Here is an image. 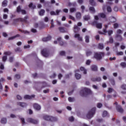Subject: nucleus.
<instances>
[{
  "mask_svg": "<svg viewBox=\"0 0 126 126\" xmlns=\"http://www.w3.org/2000/svg\"><path fill=\"white\" fill-rule=\"evenodd\" d=\"M91 93H92L91 90L86 88H83L80 92V95L82 97H86L87 95H89V94H91Z\"/></svg>",
  "mask_w": 126,
  "mask_h": 126,
  "instance_id": "nucleus-1",
  "label": "nucleus"
},
{
  "mask_svg": "<svg viewBox=\"0 0 126 126\" xmlns=\"http://www.w3.org/2000/svg\"><path fill=\"white\" fill-rule=\"evenodd\" d=\"M29 18L28 16H26L24 18H18L17 19H13L14 23H16L17 22H22V23H27V20Z\"/></svg>",
  "mask_w": 126,
  "mask_h": 126,
  "instance_id": "nucleus-2",
  "label": "nucleus"
},
{
  "mask_svg": "<svg viewBox=\"0 0 126 126\" xmlns=\"http://www.w3.org/2000/svg\"><path fill=\"white\" fill-rule=\"evenodd\" d=\"M43 120H45V121H48L49 122H57V121H58V118L57 117H54L49 115H44L43 116Z\"/></svg>",
  "mask_w": 126,
  "mask_h": 126,
  "instance_id": "nucleus-3",
  "label": "nucleus"
},
{
  "mask_svg": "<svg viewBox=\"0 0 126 126\" xmlns=\"http://www.w3.org/2000/svg\"><path fill=\"white\" fill-rule=\"evenodd\" d=\"M96 112V107L93 108L87 114L86 117L87 119L90 120L92 118H93L94 115H95V113Z\"/></svg>",
  "mask_w": 126,
  "mask_h": 126,
  "instance_id": "nucleus-4",
  "label": "nucleus"
},
{
  "mask_svg": "<svg viewBox=\"0 0 126 126\" xmlns=\"http://www.w3.org/2000/svg\"><path fill=\"white\" fill-rule=\"evenodd\" d=\"M105 53L104 52H95L94 55V59H96L97 61H101V59L103 57H104Z\"/></svg>",
  "mask_w": 126,
  "mask_h": 126,
  "instance_id": "nucleus-5",
  "label": "nucleus"
},
{
  "mask_svg": "<svg viewBox=\"0 0 126 126\" xmlns=\"http://www.w3.org/2000/svg\"><path fill=\"white\" fill-rule=\"evenodd\" d=\"M16 11L17 13H20V12H21L23 15H25V14H27L26 10L21 9V6L20 5L18 6V7L16 8Z\"/></svg>",
  "mask_w": 126,
  "mask_h": 126,
  "instance_id": "nucleus-6",
  "label": "nucleus"
},
{
  "mask_svg": "<svg viewBox=\"0 0 126 126\" xmlns=\"http://www.w3.org/2000/svg\"><path fill=\"white\" fill-rule=\"evenodd\" d=\"M28 123H30L31 124H33L34 125H37L38 124V120L33 119L31 118H29L26 119Z\"/></svg>",
  "mask_w": 126,
  "mask_h": 126,
  "instance_id": "nucleus-7",
  "label": "nucleus"
},
{
  "mask_svg": "<svg viewBox=\"0 0 126 126\" xmlns=\"http://www.w3.org/2000/svg\"><path fill=\"white\" fill-rule=\"evenodd\" d=\"M41 55L43 56V57H45V58H47V57H49V51L47 48H44L41 50Z\"/></svg>",
  "mask_w": 126,
  "mask_h": 126,
  "instance_id": "nucleus-8",
  "label": "nucleus"
},
{
  "mask_svg": "<svg viewBox=\"0 0 126 126\" xmlns=\"http://www.w3.org/2000/svg\"><path fill=\"white\" fill-rule=\"evenodd\" d=\"M116 109L117 112L119 113H124V109H123V107H122V106L121 105H117L116 106Z\"/></svg>",
  "mask_w": 126,
  "mask_h": 126,
  "instance_id": "nucleus-9",
  "label": "nucleus"
},
{
  "mask_svg": "<svg viewBox=\"0 0 126 126\" xmlns=\"http://www.w3.org/2000/svg\"><path fill=\"white\" fill-rule=\"evenodd\" d=\"M93 25H96V28H98V29H101L102 28V23H98L97 21H94L93 22Z\"/></svg>",
  "mask_w": 126,
  "mask_h": 126,
  "instance_id": "nucleus-10",
  "label": "nucleus"
},
{
  "mask_svg": "<svg viewBox=\"0 0 126 126\" xmlns=\"http://www.w3.org/2000/svg\"><path fill=\"white\" fill-rule=\"evenodd\" d=\"M58 29L61 33H67V30L64 27H60Z\"/></svg>",
  "mask_w": 126,
  "mask_h": 126,
  "instance_id": "nucleus-11",
  "label": "nucleus"
},
{
  "mask_svg": "<svg viewBox=\"0 0 126 126\" xmlns=\"http://www.w3.org/2000/svg\"><path fill=\"white\" fill-rule=\"evenodd\" d=\"M33 107L36 111H40L41 110V106L38 104V103H34Z\"/></svg>",
  "mask_w": 126,
  "mask_h": 126,
  "instance_id": "nucleus-12",
  "label": "nucleus"
},
{
  "mask_svg": "<svg viewBox=\"0 0 126 126\" xmlns=\"http://www.w3.org/2000/svg\"><path fill=\"white\" fill-rule=\"evenodd\" d=\"M18 106H20V107H22V108H26L27 107V104L24 102H18L17 103Z\"/></svg>",
  "mask_w": 126,
  "mask_h": 126,
  "instance_id": "nucleus-13",
  "label": "nucleus"
},
{
  "mask_svg": "<svg viewBox=\"0 0 126 126\" xmlns=\"http://www.w3.org/2000/svg\"><path fill=\"white\" fill-rule=\"evenodd\" d=\"M24 99H28L29 100H31L32 98H35V95H29L28 94H27L24 96Z\"/></svg>",
  "mask_w": 126,
  "mask_h": 126,
  "instance_id": "nucleus-14",
  "label": "nucleus"
},
{
  "mask_svg": "<svg viewBox=\"0 0 126 126\" xmlns=\"http://www.w3.org/2000/svg\"><path fill=\"white\" fill-rule=\"evenodd\" d=\"M52 39V36L48 35L46 37H43L42 38V41L43 42H48V41H50Z\"/></svg>",
  "mask_w": 126,
  "mask_h": 126,
  "instance_id": "nucleus-15",
  "label": "nucleus"
},
{
  "mask_svg": "<svg viewBox=\"0 0 126 126\" xmlns=\"http://www.w3.org/2000/svg\"><path fill=\"white\" fill-rule=\"evenodd\" d=\"M115 37L117 38V41H119V42H122L123 40V37L120 34H116Z\"/></svg>",
  "mask_w": 126,
  "mask_h": 126,
  "instance_id": "nucleus-16",
  "label": "nucleus"
},
{
  "mask_svg": "<svg viewBox=\"0 0 126 126\" xmlns=\"http://www.w3.org/2000/svg\"><path fill=\"white\" fill-rule=\"evenodd\" d=\"M91 80L93 82H95V81H101V78L100 77L96 78H92Z\"/></svg>",
  "mask_w": 126,
  "mask_h": 126,
  "instance_id": "nucleus-17",
  "label": "nucleus"
},
{
  "mask_svg": "<svg viewBox=\"0 0 126 126\" xmlns=\"http://www.w3.org/2000/svg\"><path fill=\"white\" fill-rule=\"evenodd\" d=\"M98 16H100L101 18L105 19L107 18V15H106L104 13H98Z\"/></svg>",
  "mask_w": 126,
  "mask_h": 126,
  "instance_id": "nucleus-18",
  "label": "nucleus"
},
{
  "mask_svg": "<svg viewBox=\"0 0 126 126\" xmlns=\"http://www.w3.org/2000/svg\"><path fill=\"white\" fill-rule=\"evenodd\" d=\"M74 37L75 38H77L78 41H82V37H81L80 34H79V33L75 34L74 35Z\"/></svg>",
  "mask_w": 126,
  "mask_h": 126,
  "instance_id": "nucleus-19",
  "label": "nucleus"
},
{
  "mask_svg": "<svg viewBox=\"0 0 126 126\" xmlns=\"http://www.w3.org/2000/svg\"><path fill=\"white\" fill-rule=\"evenodd\" d=\"M29 7L32 9H35L36 8V5H33V3L31 2L29 5Z\"/></svg>",
  "mask_w": 126,
  "mask_h": 126,
  "instance_id": "nucleus-20",
  "label": "nucleus"
},
{
  "mask_svg": "<svg viewBox=\"0 0 126 126\" xmlns=\"http://www.w3.org/2000/svg\"><path fill=\"white\" fill-rule=\"evenodd\" d=\"M20 37V35L19 34H16V35H15V36H11V37H9L8 39V40L9 41H10V40H13L14 39H15V38H17V37Z\"/></svg>",
  "mask_w": 126,
  "mask_h": 126,
  "instance_id": "nucleus-21",
  "label": "nucleus"
},
{
  "mask_svg": "<svg viewBox=\"0 0 126 126\" xmlns=\"http://www.w3.org/2000/svg\"><path fill=\"white\" fill-rule=\"evenodd\" d=\"M57 40H58L60 46H63L64 43H63V40H62V37L58 38Z\"/></svg>",
  "mask_w": 126,
  "mask_h": 126,
  "instance_id": "nucleus-22",
  "label": "nucleus"
},
{
  "mask_svg": "<svg viewBox=\"0 0 126 126\" xmlns=\"http://www.w3.org/2000/svg\"><path fill=\"white\" fill-rule=\"evenodd\" d=\"M68 6L69 7L70 6L75 7L76 6V2H73L72 3L69 2H68Z\"/></svg>",
  "mask_w": 126,
  "mask_h": 126,
  "instance_id": "nucleus-23",
  "label": "nucleus"
},
{
  "mask_svg": "<svg viewBox=\"0 0 126 126\" xmlns=\"http://www.w3.org/2000/svg\"><path fill=\"white\" fill-rule=\"evenodd\" d=\"M91 68L93 71H97V70H98V67L95 65H92Z\"/></svg>",
  "mask_w": 126,
  "mask_h": 126,
  "instance_id": "nucleus-24",
  "label": "nucleus"
},
{
  "mask_svg": "<svg viewBox=\"0 0 126 126\" xmlns=\"http://www.w3.org/2000/svg\"><path fill=\"white\" fill-rule=\"evenodd\" d=\"M80 70H81V71H84L83 72L84 74H87V71L86 70L85 68H84V67H81L80 68Z\"/></svg>",
  "mask_w": 126,
  "mask_h": 126,
  "instance_id": "nucleus-25",
  "label": "nucleus"
},
{
  "mask_svg": "<svg viewBox=\"0 0 126 126\" xmlns=\"http://www.w3.org/2000/svg\"><path fill=\"white\" fill-rule=\"evenodd\" d=\"M2 6H3V7L7 6V0H4L2 2Z\"/></svg>",
  "mask_w": 126,
  "mask_h": 126,
  "instance_id": "nucleus-26",
  "label": "nucleus"
},
{
  "mask_svg": "<svg viewBox=\"0 0 126 126\" xmlns=\"http://www.w3.org/2000/svg\"><path fill=\"white\" fill-rule=\"evenodd\" d=\"M74 30H76L74 31L75 33H77V32H78L80 30V28H78V26L76 25L74 26Z\"/></svg>",
  "mask_w": 126,
  "mask_h": 126,
  "instance_id": "nucleus-27",
  "label": "nucleus"
},
{
  "mask_svg": "<svg viewBox=\"0 0 126 126\" xmlns=\"http://www.w3.org/2000/svg\"><path fill=\"white\" fill-rule=\"evenodd\" d=\"M90 4L92 5L93 6H95L96 5V3L94 1V0H89Z\"/></svg>",
  "mask_w": 126,
  "mask_h": 126,
  "instance_id": "nucleus-28",
  "label": "nucleus"
},
{
  "mask_svg": "<svg viewBox=\"0 0 126 126\" xmlns=\"http://www.w3.org/2000/svg\"><path fill=\"white\" fill-rule=\"evenodd\" d=\"M43 88H45V86H42L41 87H37L35 88V89H36V91H37L38 92H40V91H41L42 90V89H43Z\"/></svg>",
  "mask_w": 126,
  "mask_h": 126,
  "instance_id": "nucleus-29",
  "label": "nucleus"
},
{
  "mask_svg": "<svg viewBox=\"0 0 126 126\" xmlns=\"http://www.w3.org/2000/svg\"><path fill=\"white\" fill-rule=\"evenodd\" d=\"M98 49L99 50H103V49H104V45L102 43H99L98 45Z\"/></svg>",
  "mask_w": 126,
  "mask_h": 126,
  "instance_id": "nucleus-30",
  "label": "nucleus"
},
{
  "mask_svg": "<svg viewBox=\"0 0 126 126\" xmlns=\"http://www.w3.org/2000/svg\"><path fill=\"white\" fill-rule=\"evenodd\" d=\"M109 81L110 82V83L112 84V85H115V79H114V78H111L109 79Z\"/></svg>",
  "mask_w": 126,
  "mask_h": 126,
  "instance_id": "nucleus-31",
  "label": "nucleus"
},
{
  "mask_svg": "<svg viewBox=\"0 0 126 126\" xmlns=\"http://www.w3.org/2000/svg\"><path fill=\"white\" fill-rule=\"evenodd\" d=\"M75 77H76V78L78 80V79H80L81 78V75L77 73H76L75 74Z\"/></svg>",
  "mask_w": 126,
  "mask_h": 126,
  "instance_id": "nucleus-32",
  "label": "nucleus"
},
{
  "mask_svg": "<svg viewBox=\"0 0 126 126\" xmlns=\"http://www.w3.org/2000/svg\"><path fill=\"white\" fill-rule=\"evenodd\" d=\"M89 10L91 11L92 13H95V8H94V7H90Z\"/></svg>",
  "mask_w": 126,
  "mask_h": 126,
  "instance_id": "nucleus-33",
  "label": "nucleus"
},
{
  "mask_svg": "<svg viewBox=\"0 0 126 126\" xmlns=\"http://www.w3.org/2000/svg\"><path fill=\"white\" fill-rule=\"evenodd\" d=\"M89 19H90V16L85 15L84 16V20H85V21H88Z\"/></svg>",
  "mask_w": 126,
  "mask_h": 126,
  "instance_id": "nucleus-34",
  "label": "nucleus"
},
{
  "mask_svg": "<svg viewBox=\"0 0 126 126\" xmlns=\"http://www.w3.org/2000/svg\"><path fill=\"white\" fill-rule=\"evenodd\" d=\"M44 14H45V10L44 9H41L39 12V15H40V16H43V15H44Z\"/></svg>",
  "mask_w": 126,
  "mask_h": 126,
  "instance_id": "nucleus-35",
  "label": "nucleus"
},
{
  "mask_svg": "<svg viewBox=\"0 0 126 126\" xmlns=\"http://www.w3.org/2000/svg\"><path fill=\"white\" fill-rule=\"evenodd\" d=\"M93 53L92 51L89 50L86 52V56L87 57H89L92 55Z\"/></svg>",
  "mask_w": 126,
  "mask_h": 126,
  "instance_id": "nucleus-36",
  "label": "nucleus"
},
{
  "mask_svg": "<svg viewBox=\"0 0 126 126\" xmlns=\"http://www.w3.org/2000/svg\"><path fill=\"white\" fill-rule=\"evenodd\" d=\"M76 17L77 19H80L81 18V14L80 13H77Z\"/></svg>",
  "mask_w": 126,
  "mask_h": 126,
  "instance_id": "nucleus-37",
  "label": "nucleus"
},
{
  "mask_svg": "<svg viewBox=\"0 0 126 126\" xmlns=\"http://www.w3.org/2000/svg\"><path fill=\"white\" fill-rule=\"evenodd\" d=\"M107 116H108V112L106 111H104L102 113L103 118H105V117H107Z\"/></svg>",
  "mask_w": 126,
  "mask_h": 126,
  "instance_id": "nucleus-38",
  "label": "nucleus"
},
{
  "mask_svg": "<svg viewBox=\"0 0 126 126\" xmlns=\"http://www.w3.org/2000/svg\"><path fill=\"white\" fill-rule=\"evenodd\" d=\"M1 124H6V118H2L1 120Z\"/></svg>",
  "mask_w": 126,
  "mask_h": 126,
  "instance_id": "nucleus-39",
  "label": "nucleus"
},
{
  "mask_svg": "<svg viewBox=\"0 0 126 126\" xmlns=\"http://www.w3.org/2000/svg\"><path fill=\"white\" fill-rule=\"evenodd\" d=\"M120 65L123 68H125L126 67V62H122L121 63Z\"/></svg>",
  "mask_w": 126,
  "mask_h": 126,
  "instance_id": "nucleus-40",
  "label": "nucleus"
},
{
  "mask_svg": "<svg viewBox=\"0 0 126 126\" xmlns=\"http://www.w3.org/2000/svg\"><path fill=\"white\" fill-rule=\"evenodd\" d=\"M85 39L86 43H89V35H86Z\"/></svg>",
  "mask_w": 126,
  "mask_h": 126,
  "instance_id": "nucleus-41",
  "label": "nucleus"
},
{
  "mask_svg": "<svg viewBox=\"0 0 126 126\" xmlns=\"http://www.w3.org/2000/svg\"><path fill=\"white\" fill-rule=\"evenodd\" d=\"M113 91H115V90L112 88H109L107 91L108 93H112Z\"/></svg>",
  "mask_w": 126,
  "mask_h": 126,
  "instance_id": "nucleus-42",
  "label": "nucleus"
},
{
  "mask_svg": "<svg viewBox=\"0 0 126 126\" xmlns=\"http://www.w3.org/2000/svg\"><path fill=\"white\" fill-rule=\"evenodd\" d=\"M20 120L21 121L22 125L23 126L25 125V119L24 118H20Z\"/></svg>",
  "mask_w": 126,
  "mask_h": 126,
  "instance_id": "nucleus-43",
  "label": "nucleus"
},
{
  "mask_svg": "<svg viewBox=\"0 0 126 126\" xmlns=\"http://www.w3.org/2000/svg\"><path fill=\"white\" fill-rule=\"evenodd\" d=\"M74 97H69L68 98L69 102H74Z\"/></svg>",
  "mask_w": 126,
  "mask_h": 126,
  "instance_id": "nucleus-44",
  "label": "nucleus"
},
{
  "mask_svg": "<svg viewBox=\"0 0 126 126\" xmlns=\"http://www.w3.org/2000/svg\"><path fill=\"white\" fill-rule=\"evenodd\" d=\"M109 42L110 44H113V43H114V39H113V37H112V36H111V37L109 38Z\"/></svg>",
  "mask_w": 126,
  "mask_h": 126,
  "instance_id": "nucleus-45",
  "label": "nucleus"
},
{
  "mask_svg": "<svg viewBox=\"0 0 126 126\" xmlns=\"http://www.w3.org/2000/svg\"><path fill=\"white\" fill-rule=\"evenodd\" d=\"M14 51L16 52H21V49L20 47H17L16 48L14 49Z\"/></svg>",
  "mask_w": 126,
  "mask_h": 126,
  "instance_id": "nucleus-46",
  "label": "nucleus"
},
{
  "mask_svg": "<svg viewBox=\"0 0 126 126\" xmlns=\"http://www.w3.org/2000/svg\"><path fill=\"white\" fill-rule=\"evenodd\" d=\"M74 11H76V8H70V12L72 13V12H74Z\"/></svg>",
  "mask_w": 126,
  "mask_h": 126,
  "instance_id": "nucleus-47",
  "label": "nucleus"
},
{
  "mask_svg": "<svg viewBox=\"0 0 126 126\" xmlns=\"http://www.w3.org/2000/svg\"><path fill=\"white\" fill-rule=\"evenodd\" d=\"M4 55H8V56H10V55H11V52H9V51H7V52H4Z\"/></svg>",
  "mask_w": 126,
  "mask_h": 126,
  "instance_id": "nucleus-48",
  "label": "nucleus"
},
{
  "mask_svg": "<svg viewBox=\"0 0 126 126\" xmlns=\"http://www.w3.org/2000/svg\"><path fill=\"white\" fill-rule=\"evenodd\" d=\"M60 56H65V52L62 51L60 52Z\"/></svg>",
  "mask_w": 126,
  "mask_h": 126,
  "instance_id": "nucleus-49",
  "label": "nucleus"
},
{
  "mask_svg": "<svg viewBox=\"0 0 126 126\" xmlns=\"http://www.w3.org/2000/svg\"><path fill=\"white\" fill-rule=\"evenodd\" d=\"M107 10L108 12H112V8L110 7V6L107 7Z\"/></svg>",
  "mask_w": 126,
  "mask_h": 126,
  "instance_id": "nucleus-50",
  "label": "nucleus"
},
{
  "mask_svg": "<svg viewBox=\"0 0 126 126\" xmlns=\"http://www.w3.org/2000/svg\"><path fill=\"white\" fill-rule=\"evenodd\" d=\"M117 34H118V35H119V34H123V31H122V30L118 29L117 31Z\"/></svg>",
  "mask_w": 126,
  "mask_h": 126,
  "instance_id": "nucleus-51",
  "label": "nucleus"
},
{
  "mask_svg": "<svg viewBox=\"0 0 126 126\" xmlns=\"http://www.w3.org/2000/svg\"><path fill=\"white\" fill-rule=\"evenodd\" d=\"M2 60L3 62H5L7 60V57L6 56H3L2 58Z\"/></svg>",
  "mask_w": 126,
  "mask_h": 126,
  "instance_id": "nucleus-52",
  "label": "nucleus"
},
{
  "mask_svg": "<svg viewBox=\"0 0 126 126\" xmlns=\"http://www.w3.org/2000/svg\"><path fill=\"white\" fill-rule=\"evenodd\" d=\"M20 75L19 74H16L15 75V78H16V79H20Z\"/></svg>",
  "mask_w": 126,
  "mask_h": 126,
  "instance_id": "nucleus-53",
  "label": "nucleus"
},
{
  "mask_svg": "<svg viewBox=\"0 0 126 126\" xmlns=\"http://www.w3.org/2000/svg\"><path fill=\"white\" fill-rule=\"evenodd\" d=\"M117 56H123L124 55V52L122 51L117 52Z\"/></svg>",
  "mask_w": 126,
  "mask_h": 126,
  "instance_id": "nucleus-54",
  "label": "nucleus"
},
{
  "mask_svg": "<svg viewBox=\"0 0 126 126\" xmlns=\"http://www.w3.org/2000/svg\"><path fill=\"white\" fill-rule=\"evenodd\" d=\"M122 89H123V90H126V85L123 84L121 86Z\"/></svg>",
  "mask_w": 126,
  "mask_h": 126,
  "instance_id": "nucleus-55",
  "label": "nucleus"
},
{
  "mask_svg": "<svg viewBox=\"0 0 126 126\" xmlns=\"http://www.w3.org/2000/svg\"><path fill=\"white\" fill-rule=\"evenodd\" d=\"M69 19H71V20H73V21H75V19L74 18V17L69 15Z\"/></svg>",
  "mask_w": 126,
  "mask_h": 126,
  "instance_id": "nucleus-56",
  "label": "nucleus"
},
{
  "mask_svg": "<svg viewBox=\"0 0 126 126\" xmlns=\"http://www.w3.org/2000/svg\"><path fill=\"white\" fill-rule=\"evenodd\" d=\"M83 0H77V2L79 4H82L83 3Z\"/></svg>",
  "mask_w": 126,
  "mask_h": 126,
  "instance_id": "nucleus-57",
  "label": "nucleus"
},
{
  "mask_svg": "<svg viewBox=\"0 0 126 126\" xmlns=\"http://www.w3.org/2000/svg\"><path fill=\"white\" fill-rule=\"evenodd\" d=\"M69 122H73V121H74V118H73V116L69 117Z\"/></svg>",
  "mask_w": 126,
  "mask_h": 126,
  "instance_id": "nucleus-58",
  "label": "nucleus"
},
{
  "mask_svg": "<svg viewBox=\"0 0 126 126\" xmlns=\"http://www.w3.org/2000/svg\"><path fill=\"white\" fill-rule=\"evenodd\" d=\"M119 27V24L118 23H115L114 24V29H117Z\"/></svg>",
  "mask_w": 126,
  "mask_h": 126,
  "instance_id": "nucleus-59",
  "label": "nucleus"
},
{
  "mask_svg": "<svg viewBox=\"0 0 126 126\" xmlns=\"http://www.w3.org/2000/svg\"><path fill=\"white\" fill-rule=\"evenodd\" d=\"M95 38L97 41H99V40H100V36L98 34L96 35L95 36Z\"/></svg>",
  "mask_w": 126,
  "mask_h": 126,
  "instance_id": "nucleus-60",
  "label": "nucleus"
},
{
  "mask_svg": "<svg viewBox=\"0 0 126 126\" xmlns=\"http://www.w3.org/2000/svg\"><path fill=\"white\" fill-rule=\"evenodd\" d=\"M43 92L45 94L49 93V92H50V89L44 90H43Z\"/></svg>",
  "mask_w": 126,
  "mask_h": 126,
  "instance_id": "nucleus-61",
  "label": "nucleus"
},
{
  "mask_svg": "<svg viewBox=\"0 0 126 126\" xmlns=\"http://www.w3.org/2000/svg\"><path fill=\"white\" fill-rule=\"evenodd\" d=\"M103 106V105L102 104V103H98L97 105V108H101L102 106Z\"/></svg>",
  "mask_w": 126,
  "mask_h": 126,
  "instance_id": "nucleus-62",
  "label": "nucleus"
},
{
  "mask_svg": "<svg viewBox=\"0 0 126 126\" xmlns=\"http://www.w3.org/2000/svg\"><path fill=\"white\" fill-rule=\"evenodd\" d=\"M31 32H32V33H37V30L35 29H32Z\"/></svg>",
  "mask_w": 126,
  "mask_h": 126,
  "instance_id": "nucleus-63",
  "label": "nucleus"
},
{
  "mask_svg": "<svg viewBox=\"0 0 126 126\" xmlns=\"http://www.w3.org/2000/svg\"><path fill=\"white\" fill-rule=\"evenodd\" d=\"M114 11H119V8H118V6H114Z\"/></svg>",
  "mask_w": 126,
  "mask_h": 126,
  "instance_id": "nucleus-64",
  "label": "nucleus"
}]
</instances>
